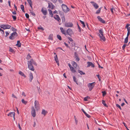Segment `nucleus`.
<instances>
[{
	"label": "nucleus",
	"mask_w": 130,
	"mask_h": 130,
	"mask_svg": "<svg viewBox=\"0 0 130 130\" xmlns=\"http://www.w3.org/2000/svg\"><path fill=\"white\" fill-rule=\"evenodd\" d=\"M25 16L26 18L27 19H29V14L27 13H26L25 14Z\"/></svg>",
	"instance_id": "48"
},
{
	"label": "nucleus",
	"mask_w": 130,
	"mask_h": 130,
	"mask_svg": "<svg viewBox=\"0 0 130 130\" xmlns=\"http://www.w3.org/2000/svg\"><path fill=\"white\" fill-rule=\"evenodd\" d=\"M18 36V34L16 32H14L12 33L9 36V38L11 40L14 39Z\"/></svg>",
	"instance_id": "2"
},
{
	"label": "nucleus",
	"mask_w": 130,
	"mask_h": 130,
	"mask_svg": "<svg viewBox=\"0 0 130 130\" xmlns=\"http://www.w3.org/2000/svg\"><path fill=\"white\" fill-rule=\"evenodd\" d=\"M99 33L101 36L103 35L104 32L102 29H101L99 30Z\"/></svg>",
	"instance_id": "28"
},
{
	"label": "nucleus",
	"mask_w": 130,
	"mask_h": 130,
	"mask_svg": "<svg viewBox=\"0 0 130 130\" xmlns=\"http://www.w3.org/2000/svg\"><path fill=\"white\" fill-rule=\"evenodd\" d=\"M78 31L80 32H81V28L79 25H78Z\"/></svg>",
	"instance_id": "59"
},
{
	"label": "nucleus",
	"mask_w": 130,
	"mask_h": 130,
	"mask_svg": "<svg viewBox=\"0 0 130 130\" xmlns=\"http://www.w3.org/2000/svg\"><path fill=\"white\" fill-rule=\"evenodd\" d=\"M66 33V35H68L71 37L72 34H73L72 30L70 28H69L67 30Z\"/></svg>",
	"instance_id": "5"
},
{
	"label": "nucleus",
	"mask_w": 130,
	"mask_h": 130,
	"mask_svg": "<svg viewBox=\"0 0 130 130\" xmlns=\"http://www.w3.org/2000/svg\"><path fill=\"white\" fill-rule=\"evenodd\" d=\"M15 115V113L14 112H10L7 115L8 116H10L11 117H13L14 119V117Z\"/></svg>",
	"instance_id": "13"
},
{
	"label": "nucleus",
	"mask_w": 130,
	"mask_h": 130,
	"mask_svg": "<svg viewBox=\"0 0 130 130\" xmlns=\"http://www.w3.org/2000/svg\"><path fill=\"white\" fill-rule=\"evenodd\" d=\"M74 56L75 57H77L78 56V55L76 52H75L74 53Z\"/></svg>",
	"instance_id": "63"
},
{
	"label": "nucleus",
	"mask_w": 130,
	"mask_h": 130,
	"mask_svg": "<svg viewBox=\"0 0 130 130\" xmlns=\"http://www.w3.org/2000/svg\"><path fill=\"white\" fill-rule=\"evenodd\" d=\"M126 45L125 44L123 45L122 47V49H124L125 48Z\"/></svg>",
	"instance_id": "62"
},
{
	"label": "nucleus",
	"mask_w": 130,
	"mask_h": 130,
	"mask_svg": "<svg viewBox=\"0 0 130 130\" xmlns=\"http://www.w3.org/2000/svg\"><path fill=\"white\" fill-rule=\"evenodd\" d=\"M21 8L22 11L24 13L25 11L24 10V7L23 5H21Z\"/></svg>",
	"instance_id": "31"
},
{
	"label": "nucleus",
	"mask_w": 130,
	"mask_h": 130,
	"mask_svg": "<svg viewBox=\"0 0 130 130\" xmlns=\"http://www.w3.org/2000/svg\"><path fill=\"white\" fill-rule=\"evenodd\" d=\"M102 104L105 107H107V105L105 103V101L103 100H102Z\"/></svg>",
	"instance_id": "39"
},
{
	"label": "nucleus",
	"mask_w": 130,
	"mask_h": 130,
	"mask_svg": "<svg viewBox=\"0 0 130 130\" xmlns=\"http://www.w3.org/2000/svg\"><path fill=\"white\" fill-rule=\"evenodd\" d=\"M71 44H72V47H73V46H75V42H73L72 43H71Z\"/></svg>",
	"instance_id": "49"
},
{
	"label": "nucleus",
	"mask_w": 130,
	"mask_h": 130,
	"mask_svg": "<svg viewBox=\"0 0 130 130\" xmlns=\"http://www.w3.org/2000/svg\"><path fill=\"white\" fill-rule=\"evenodd\" d=\"M41 11L42 12L43 14L44 15H45L47 13V11L46 9V10H43V8H42L41 10Z\"/></svg>",
	"instance_id": "20"
},
{
	"label": "nucleus",
	"mask_w": 130,
	"mask_h": 130,
	"mask_svg": "<svg viewBox=\"0 0 130 130\" xmlns=\"http://www.w3.org/2000/svg\"><path fill=\"white\" fill-rule=\"evenodd\" d=\"M6 35L5 36L6 37H7L9 34V33L8 31H6Z\"/></svg>",
	"instance_id": "57"
},
{
	"label": "nucleus",
	"mask_w": 130,
	"mask_h": 130,
	"mask_svg": "<svg viewBox=\"0 0 130 130\" xmlns=\"http://www.w3.org/2000/svg\"><path fill=\"white\" fill-rule=\"evenodd\" d=\"M9 51L13 53H15V52L14 50L12 48H11L10 47V48Z\"/></svg>",
	"instance_id": "36"
},
{
	"label": "nucleus",
	"mask_w": 130,
	"mask_h": 130,
	"mask_svg": "<svg viewBox=\"0 0 130 130\" xmlns=\"http://www.w3.org/2000/svg\"><path fill=\"white\" fill-rule=\"evenodd\" d=\"M12 30L14 32H16L17 31V29L13 27H12Z\"/></svg>",
	"instance_id": "46"
},
{
	"label": "nucleus",
	"mask_w": 130,
	"mask_h": 130,
	"mask_svg": "<svg viewBox=\"0 0 130 130\" xmlns=\"http://www.w3.org/2000/svg\"><path fill=\"white\" fill-rule=\"evenodd\" d=\"M62 10L65 13H67L70 11V9L65 5L62 4L61 5Z\"/></svg>",
	"instance_id": "1"
},
{
	"label": "nucleus",
	"mask_w": 130,
	"mask_h": 130,
	"mask_svg": "<svg viewBox=\"0 0 130 130\" xmlns=\"http://www.w3.org/2000/svg\"><path fill=\"white\" fill-rule=\"evenodd\" d=\"M68 39L71 42H72L73 41V40L70 37H68Z\"/></svg>",
	"instance_id": "53"
},
{
	"label": "nucleus",
	"mask_w": 130,
	"mask_h": 130,
	"mask_svg": "<svg viewBox=\"0 0 130 130\" xmlns=\"http://www.w3.org/2000/svg\"><path fill=\"white\" fill-rule=\"evenodd\" d=\"M21 101L25 105H26L27 103V102L25 101L24 99H22L21 100Z\"/></svg>",
	"instance_id": "35"
},
{
	"label": "nucleus",
	"mask_w": 130,
	"mask_h": 130,
	"mask_svg": "<svg viewBox=\"0 0 130 130\" xmlns=\"http://www.w3.org/2000/svg\"><path fill=\"white\" fill-rule=\"evenodd\" d=\"M113 10H115V8H113V7L112 8H111L110 9V10L111 11V12L112 13V14H113L114 13V12H113Z\"/></svg>",
	"instance_id": "56"
},
{
	"label": "nucleus",
	"mask_w": 130,
	"mask_h": 130,
	"mask_svg": "<svg viewBox=\"0 0 130 130\" xmlns=\"http://www.w3.org/2000/svg\"><path fill=\"white\" fill-rule=\"evenodd\" d=\"M79 21L82 24L83 27H85L86 25L85 24L84 22V21H82L81 20H80Z\"/></svg>",
	"instance_id": "34"
},
{
	"label": "nucleus",
	"mask_w": 130,
	"mask_h": 130,
	"mask_svg": "<svg viewBox=\"0 0 130 130\" xmlns=\"http://www.w3.org/2000/svg\"><path fill=\"white\" fill-rule=\"evenodd\" d=\"M90 98V97L89 96H88L84 98V100L85 101H87L88 99H89Z\"/></svg>",
	"instance_id": "41"
},
{
	"label": "nucleus",
	"mask_w": 130,
	"mask_h": 130,
	"mask_svg": "<svg viewBox=\"0 0 130 130\" xmlns=\"http://www.w3.org/2000/svg\"><path fill=\"white\" fill-rule=\"evenodd\" d=\"M60 29L61 30V32L63 34H64L65 36L66 35V31L65 30H64L63 28L62 27H60Z\"/></svg>",
	"instance_id": "18"
},
{
	"label": "nucleus",
	"mask_w": 130,
	"mask_h": 130,
	"mask_svg": "<svg viewBox=\"0 0 130 130\" xmlns=\"http://www.w3.org/2000/svg\"><path fill=\"white\" fill-rule=\"evenodd\" d=\"M71 63L73 66L74 68L77 67V63L74 61H72L71 62Z\"/></svg>",
	"instance_id": "19"
},
{
	"label": "nucleus",
	"mask_w": 130,
	"mask_h": 130,
	"mask_svg": "<svg viewBox=\"0 0 130 130\" xmlns=\"http://www.w3.org/2000/svg\"><path fill=\"white\" fill-rule=\"evenodd\" d=\"M75 58L76 59V60L77 61H78L80 60V59L78 56L77 57H75Z\"/></svg>",
	"instance_id": "45"
},
{
	"label": "nucleus",
	"mask_w": 130,
	"mask_h": 130,
	"mask_svg": "<svg viewBox=\"0 0 130 130\" xmlns=\"http://www.w3.org/2000/svg\"><path fill=\"white\" fill-rule=\"evenodd\" d=\"M62 19V22H64L65 21V18L64 15V16H62L61 17Z\"/></svg>",
	"instance_id": "32"
},
{
	"label": "nucleus",
	"mask_w": 130,
	"mask_h": 130,
	"mask_svg": "<svg viewBox=\"0 0 130 130\" xmlns=\"http://www.w3.org/2000/svg\"><path fill=\"white\" fill-rule=\"evenodd\" d=\"M73 24L72 22H69L67 23L66 22L64 23V26L66 27H73Z\"/></svg>",
	"instance_id": "6"
},
{
	"label": "nucleus",
	"mask_w": 130,
	"mask_h": 130,
	"mask_svg": "<svg viewBox=\"0 0 130 130\" xmlns=\"http://www.w3.org/2000/svg\"><path fill=\"white\" fill-rule=\"evenodd\" d=\"M102 93H103V96H104L106 94V92L105 91H102Z\"/></svg>",
	"instance_id": "47"
},
{
	"label": "nucleus",
	"mask_w": 130,
	"mask_h": 130,
	"mask_svg": "<svg viewBox=\"0 0 130 130\" xmlns=\"http://www.w3.org/2000/svg\"><path fill=\"white\" fill-rule=\"evenodd\" d=\"M20 74L22 76H23L25 78L26 77V76L24 75V74Z\"/></svg>",
	"instance_id": "61"
},
{
	"label": "nucleus",
	"mask_w": 130,
	"mask_h": 130,
	"mask_svg": "<svg viewBox=\"0 0 130 130\" xmlns=\"http://www.w3.org/2000/svg\"><path fill=\"white\" fill-rule=\"evenodd\" d=\"M0 31H1L3 32V33H2V34L4 35V34H5L4 31V30H3L1 28H0Z\"/></svg>",
	"instance_id": "58"
},
{
	"label": "nucleus",
	"mask_w": 130,
	"mask_h": 130,
	"mask_svg": "<svg viewBox=\"0 0 130 130\" xmlns=\"http://www.w3.org/2000/svg\"><path fill=\"white\" fill-rule=\"evenodd\" d=\"M87 63L88 64L87 66V67H89L90 66H91V67L92 68H94L95 67V65L91 62L88 61L87 62Z\"/></svg>",
	"instance_id": "9"
},
{
	"label": "nucleus",
	"mask_w": 130,
	"mask_h": 130,
	"mask_svg": "<svg viewBox=\"0 0 130 130\" xmlns=\"http://www.w3.org/2000/svg\"><path fill=\"white\" fill-rule=\"evenodd\" d=\"M116 106L117 107L119 108L121 110V106L119 105L118 104H116Z\"/></svg>",
	"instance_id": "50"
},
{
	"label": "nucleus",
	"mask_w": 130,
	"mask_h": 130,
	"mask_svg": "<svg viewBox=\"0 0 130 130\" xmlns=\"http://www.w3.org/2000/svg\"><path fill=\"white\" fill-rule=\"evenodd\" d=\"M38 29H41L42 31H43L44 30V29H43V27H38Z\"/></svg>",
	"instance_id": "51"
},
{
	"label": "nucleus",
	"mask_w": 130,
	"mask_h": 130,
	"mask_svg": "<svg viewBox=\"0 0 130 130\" xmlns=\"http://www.w3.org/2000/svg\"><path fill=\"white\" fill-rule=\"evenodd\" d=\"M51 4L52 5L51 9L53 10L54 9L55 6L53 5L52 3H51Z\"/></svg>",
	"instance_id": "55"
},
{
	"label": "nucleus",
	"mask_w": 130,
	"mask_h": 130,
	"mask_svg": "<svg viewBox=\"0 0 130 130\" xmlns=\"http://www.w3.org/2000/svg\"><path fill=\"white\" fill-rule=\"evenodd\" d=\"M95 84V82L89 83L88 84V86L90 91H91L94 87Z\"/></svg>",
	"instance_id": "3"
},
{
	"label": "nucleus",
	"mask_w": 130,
	"mask_h": 130,
	"mask_svg": "<svg viewBox=\"0 0 130 130\" xmlns=\"http://www.w3.org/2000/svg\"><path fill=\"white\" fill-rule=\"evenodd\" d=\"M74 118H75V121L76 124H77V122H78V121L76 119V118H75V116H74Z\"/></svg>",
	"instance_id": "60"
},
{
	"label": "nucleus",
	"mask_w": 130,
	"mask_h": 130,
	"mask_svg": "<svg viewBox=\"0 0 130 130\" xmlns=\"http://www.w3.org/2000/svg\"><path fill=\"white\" fill-rule=\"evenodd\" d=\"M97 18L99 21L101 23L104 24H105L106 23L105 21L103 19H102V18H101L100 16H98Z\"/></svg>",
	"instance_id": "14"
},
{
	"label": "nucleus",
	"mask_w": 130,
	"mask_h": 130,
	"mask_svg": "<svg viewBox=\"0 0 130 130\" xmlns=\"http://www.w3.org/2000/svg\"><path fill=\"white\" fill-rule=\"evenodd\" d=\"M73 79L74 81L75 82V83L77 85H78V83L77 82V81L76 80V78L75 76H74L73 77Z\"/></svg>",
	"instance_id": "33"
},
{
	"label": "nucleus",
	"mask_w": 130,
	"mask_h": 130,
	"mask_svg": "<svg viewBox=\"0 0 130 130\" xmlns=\"http://www.w3.org/2000/svg\"><path fill=\"white\" fill-rule=\"evenodd\" d=\"M102 8V7H101L99 8L98 10H97L96 11L95 13L96 14H99L100 12V11L101 10V9Z\"/></svg>",
	"instance_id": "26"
},
{
	"label": "nucleus",
	"mask_w": 130,
	"mask_h": 130,
	"mask_svg": "<svg viewBox=\"0 0 130 130\" xmlns=\"http://www.w3.org/2000/svg\"><path fill=\"white\" fill-rule=\"evenodd\" d=\"M16 45L19 47H21V43L20 42V41L19 40L17 41V44H16Z\"/></svg>",
	"instance_id": "22"
},
{
	"label": "nucleus",
	"mask_w": 130,
	"mask_h": 130,
	"mask_svg": "<svg viewBox=\"0 0 130 130\" xmlns=\"http://www.w3.org/2000/svg\"><path fill=\"white\" fill-rule=\"evenodd\" d=\"M30 11V13H31V15H33L34 17H35L36 15L34 12L32 10H29Z\"/></svg>",
	"instance_id": "25"
},
{
	"label": "nucleus",
	"mask_w": 130,
	"mask_h": 130,
	"mask_svg": "<svg viewBox=\"0 0 130 130\" xmlns=\"http://www.w3.org/2000/svg\"><path fill=\"white\" fill-rule=\"evenodd\" d=\"M31 115L33 117H35L36 116V113L35 110L33 106L32 107H31Z\"/></svg>",
	"instance_id": "7"
},
{
	"label": "nucleus",
	"mask_w": 130,
	"mask_h": 130,
	"mask_svg": "<svg viewBox=\"0 0 130 130\" xmlns=\"http://www.w3.org/2000/svg\"><path fill=\"white\" fill-rule=\"evenodd\" d=\"M54 18L56 20H57L59 22H60L61 21V19L59 17V15L57 14H56L54 17Z\"/></svg>",
	"instance_id": "10"
},
{
	"label": "nucleus",
	"mask_w": 130,
	"mask_h": 130,
	"mask_svg": "<svg viewBox=\"0 0 130 130\" xmlns=\"http://www.w3.org/2000/svg\"><path fill=\"white\" fill-rule=\"evenodd\" d=\"M0 27L1 28L5 29L10 28L11 26L10 25L7 24H1L0 25Z\"/></svg>",
	"instance_id": "4"
},
{
	"label": "nucleus",
	"mask_w": 130,
	"mask_h": 130,
	"mask_svg": "<svg viewBox=\"0 0 130 130\" xmlns=\"http://www.w3.org/2000/svg\"><path fill=\"white\" fill-rule=\"evenodd\" d=\"M12 17L13 18V20L14 21H15L17 19V17L15 15H12Z\"/></svg>",
	"instance_id": "42"
},
{
	"label": "nucleus",
	"mask_w": 130,
	"mask_h": 130,
	"mask_svg": "<svg viewBox=\"0 0 130 130\" xmlns=\"http://www.w3.org/2000/svg\"><path fill=\"white\" fill-rule=\"evenodd\" d=\"M75 70L76 71V72H78L79 73H85L83 72L82 71H80L79 70V68L78 66H77V67L75 68Z\"/></svg>",
	"instance_id": "17"
},
{
	"label": "nucleus",
	"mask_w": 130,
	"mask_h": 130,
	"mask_svg": "<svg viewBox=\"0 0 130 130\" xmlns=\"http://www.w3.org/2000/svg\"><path fill=\"white\" fill-rule=\"evenodd\" d=\"M39 103L37 100H36L35 102V107L36 109L38 110L39 108Z\"/></svg>",
	"instance_id": "12"
},
{
	"label": "nucleus",
	"mask_w": 130,
	"mask_h": 130,
	"mask_svg": "<svg viewBox=\"0 0 130 130\" xmlns=\"http://www.w3.org/2000/svg\"><path fill=\"white\" fill-rule=\"evenodd\" d=\"M64 44L67 47L69 48L70 49V47L68 45V44H67L65 42H64Z\"/></svg>",
	"instance_id": "44"
},
{
	"label": "nucleus",
	"mask_w": 130,
	"mask_h": 130,
	"mask_svg": "<svg viewBox=\"0 0 130 130\" xmlns=\"http://www.w3.org/2000/svg\"><path fill=\"white\" fill-rule=\"evenodd\" d=\"M128 37H126L125 39L124 43H127L128 42Z\"/></svg>",
	"instance_id": "37"
},
{
	"label": "nucleus",
	"mask_w": 130,
	"mask_h": 130,
	"mask_svg": "<svg viewBox=\"0 0 130 130\" xmlns=\"http://www.w3.org/2000/svg\"><path fill=\"white\" fill-rule=\"evenodd\" d=\"M98 36L100 37V38L101 39L100 40L102 41H105L106 40V38L104 36V35H101L100 34H98Z\"/></svg>",
	"instance_id": "16"
},
{
	"label": "nucleus",
	"mask_w": 130,
	"mask_h": 130,
	"mask_svg": "<svg viewBox=\"0 0 130 130\" xmlns=\"http://www.w3.org/2000/svg\"><path fill=\"white\" fill-rule=\"evenodd\" d=\"M31 57V56L30 55V54H28L27 56L26 57V59L27 60H28Z\"/></svg>",
	"instance_id": "40"
},
{
	"label": "nucleus",
	"mask_w": 130,
	"mask_h": 130,
	"mask_svg": "<svg viewBox=\"0 0 130 130\" xmlns=\"http://www.w3.org/2000/svg\"><path fill=\"white\" fill-rule=\"evenodd\" d=\"M53 34H50L48 38V39L49 40H53Z\"/></svg>",
	"instance_id": "30"
},
{
	"label": "nucleus",
	"mask_w": 130,
	"mask_h": 130,
	"mask_svg": "<svg viewBox=\"0 0 130 130\" xmlns=\"http://www.w3.org/2000/svg\"><path fill=\"white\" fill-rule=\"evenodd\" d=\"M54 57L55 58V60L56 62H58L59 61L57 55H56V56H54Z\"/></svg>",
	"instance_id": "29"
},
{
	"label": "nucleus",
	"mask_w": 130,
	"mask_h": 130,
	"mask_svg": "<svg viewBox=\"0 0 130 130\" xmlns=\"http://www.w3.org/2000/svg\"><path fill=\"white\" fill-rule=\"evenodd\" d=\"M33 77L32 74H30L29 75V80L30 82H31L32 80L33 79Z\"/></svg>",
	"instance_id": "27"
},
{
	"label": "nucleus",
	"mask_w": 130,
	"mask_h": 130,
	"mask_svg": "<svg viewBox=\"0 0 130 130\" xmlns=\"http://www.w3.org/2000/svg\"><path fill=\"white\" fill-rule=\"evenodd\" d=\"M90 3L92 4L93 5L95 9H97L99 7L98 5L96 3L94 2L91 1Z\"/></svg>",
	"instance_id": "11"
},
{
	"label": "nucleus",
	"mask_w": 130,
	"mask_h": 130,
	"mask_svg": "<svg viewBox=\"0 0 130 130\" xmlns=\"http://www.w3.org/2000/svg\"><path fill=\"white\" fill-rule=\"evenodd\" d=\"M57 38L60 40H62L61 37V36L59 35H57Z\"/></svg>",
	"instance_id": "38"
},
{
	"label": "nucleus",
	"mask_w": 130,
	"mask_h": 130,
	"mask_svg": "<svg viewBox=\"0 0 130 130\" xmlns=\"http://www.w3.org/2000/svg\"><path fill=\"white\" fill-rule=\"evenodd\" d=\"M70 69L73 73H74L75 72H76V71L75 69H74L73 67H72L70 68Z\"/></svg>",
	"instance_id": "24"
},
{
	"label": "nucleus",
	"mask_w": 130,
	"mask_h": 130,
	"mask_svg": "<svg viewBox=\"0 0 130 130\" xmlns=\"http://www.w3.org/2000/svg\"><path fill=\"white\" fill-rule=\"evenodd\" d=\"M28 64L29 69L32 71H34V69L32 64H29V62L28 61Z\"/></svg>",
	"instance_id": "8"
},
{
	"label": "nucleus",
	"mask_w": 130,
	"mask_h": 130,
	"mask_svg": "<svg viewBox=\"0 0 130 130\" xmlns=\"http://www.w3.org/2000/svg\"><path fill=\"white\" fill-rule=\"evenodd\" d=\"M130 24H127L125 26V28H127V29L128 28V27H129V26H130Z\"/></svg>",
	"instance_id": "52"
},
{
	"label": "nucleus",
	"mask_w": 130,
	"mask_h": 130,
	"mask_svg": "<svg viewBox=\"0 0 130 130\" xmlns=\"http://www.w3.org/2000/svg\"><path fill=\"white\" fill-rule=\"evenodd\" d=\"M58 11L59 12V13L60 14L61 17L64 15V13L63 12L60 11V10H58Z\"/></svg>",
	"instance_id": "21"
},
{
	"label": "nucleus",
	"mask_w": 130,
	"mask_h": 130,
	"mask_svg": "<svg viewBox=\"0 0 130 130\" xmlns=\"http://www.w3.org/2000/svg\"><path fill=\"white\" fill-rule=\"evenodd\" d=\"M29 62V64H33L34 65L37 66V63L34 60L32 59H31L30 61H28Z\"/></svg>",
	"instance_id": "15"
},
{
	"label": "nucleus",
	"mask_w": 130,
	"mask_h": 130,
	"mask_svg": "<svg viewBox=\"0 0 130 130\" xmlns=\"http://www.w3.org/2000/svg\"><path fill=\"white\" fill-rule=\"evenodd\" d=\"M47 112L44 109H43L42 110L41 113L42 114L44 115V116L47 113Z\"/></svg>",
	"instance_id": "23"
},
{
	"label": "nucleus",
	"mask_w": 130,
	"mask_h": 130,
	"mask_svg": "<svg viewBox=\"0 0 130 130\" xmlns=\"http://www.w3.org/2000/svg\"><path fill=\"white\" fill-rule=\"evenodd\" d=\"M48 11L49 12V13L50 15L51 14H52L53 13L52 11L51 10V9H48Z\"/></svg>",
	"instance_id": "54"
},
{
	"label": "nucleus",
	"mask_w": 130,
	"mask_h": 130,
	"mask_svg": "<svg viewBox=\"0 0 130 130\" xmlns=\"http://www.w3.org/2000/svg\"><path fill=\"white\" fill-rule=\"evenodd\" d=\"M22 95L23 96H26V95L25 93L24 92H22Z\"/></svg>",
	"instance_id": "64"
},
{
	"label": "nucleus",
	"mask_w": 130,
	"mask_h": 130,
	"mask_svg": "<svg viewBox=\"0 0 130 130\" xmlns=\"http://www.w3.org/2000/svg\"><path fill=\"white\" fill-rule=\"evenodd\" d=\"M27 1L29 4V5H30L31 4H32V2L31 0H27Z\"/></svg>",
	"instance_id": "43"
}]
</instances>
